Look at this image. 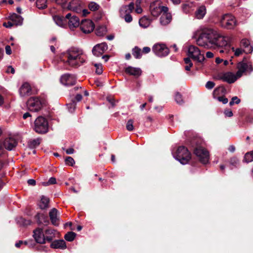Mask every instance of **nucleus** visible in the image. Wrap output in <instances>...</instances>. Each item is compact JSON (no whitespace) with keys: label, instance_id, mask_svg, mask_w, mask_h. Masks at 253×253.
I'll list each match as a JSON object with an SVG mask.
<instances>
[{"label":"nucleus","instance_id":"56","mask_svg":"<svg viewBox=\"0 0 253 253\" xmlns=\"http://www.w3.org/2000/svg\"><path fill=\"white\" fill-rule=\"evenodd\" d=\"M3 26H4L6 28H11L14 25L13 23V22L11 20H10V21H8L7 22L3 23Z\"/></svg>","mask_w":253,"mask_h":253},{"label":"nucleus","instance_id":"13","mask_svg":"<svg viewBox=\"0 0 253 253\" xmlns=\"http://www.w3.org/2000/svg\"><path fill=\"white\" fill-rule=\"evenodd\" d=\"M150 10L151 14L156 17H157L161 13H163L164 11L169 10L167 7L161 5H156L155 3H152L150 6Z\"/></svg>","mask_w":253,"mask_h":253},{"label":"nucleus","instance_id":"46","mask_svg":"<svg viewBox=\"0 0 253 253\" xmlns=\"http://www.w3.org/2000/svg\"><path fill=\"white\" fill-rule=\"evenodd\" d=\"M56 183V179L55 177H52L49 178L48 181L46 182H42V184L43 186H47L55 184Z\"/></svg>","mask_w":253,"mask_h":253},{"label":"nucleus","instance_id":"14","mask_svg":"<svg viewBox=\"0 0 253 253\" xmlns=\"http://www.w3.org/2000/svg\"><path fill=\"white\" fill-rule=\"evenodd\" d=\"M33 237L36 242L39 244L45 243V237L42 228H37L33 231Z\"/></svg>","mask_w":253,"mask_h":253},{"label":"nucleus","instance_id":"12","mask_svg":"<svg viewBox=\"0 0 253 253\" xmlns=\"http://www.w3.org/2000/svg\"><path fill=\"white\" fill-rule=\"evenodd\" d=\"M60 82L65 86L73 85L76 82V78L73 75L65 74L61 77Z\"/></svg>","mask_w":253,"mask_h":253},{"label":"nucleus","instance_id":"1","mask_svg":"<svg viewBox=\"0 0 253 253\" xmlns=\"http://www.w3.org/2000/svg\"><path fill=\"white\" fill-rule=\"evenodd\" d=\"M65 56L67 58V63L72 67H77L85 62L86 56L83 50L75 47L70 48L66 53Z\"/></svg>","mask_w":253,"mask_h":253},{"label":"nucleus","instance_id":"49","mask_svg":"<svg viewBox=\"0 0 253 253\" xmlns=\"http://www.w3.org/2000/svg\"><path fill=\"white\" fill-rule=\"evenodd\" d=\"M94 66L96 68V73L98 75L101 74L103 72V68L102 65L99 64H95Z\"/></svg>","mask_w":253,"mask_h":253},{"label":"nucleus","instance_id":"4","mask_svg":"<svg viewBox=\"0 0 253 253\" xmlns=\"http://www.w3.org/2000/svg\"><path fill=\"white\" fill-rule=\"evenodd\" d=\"M48 129L47 120L42 116L38 117L34 123V130L38 133H45Z\"/></svg>","mask_w":253,"mask_h":253},{"label":"nucleus","instance_id":"62","mask_svg":"<svg viewBox=\"0 0 253 253\" xmlns=\"http://www.w3.org/2000/svg\"><path fill=\"white\" fill-rule=\"evenodd\" d=\"M29 185L34 186L36 185V181L34 179H30L28 180Z\"/></svg>","mask_w":253,"mask_h":253},{"label":"nucleus","instance_id":"36","mask_svg":"<svg viewBox=\"0 0 253 253\" xmlns=\"http://www.w3.org/2000/svg\"><path fill=\"white\" fill-rule=\"evenodd\" d=\"M132 54L135 58H140L142 56L141 49L140 48L138 47L137 46H135L132 49Z\"/></svg>","mask_w":253,"mask_h":253},{"label":"nucleus","instance_id":"63","mask_svg":"<svg viewBox=\"0 0 253 253\" xmlns=\"http://www.w3.org/2000/svg\"><path fill=\"white\" fill-rule=\"evenodd\" d=\"M228 149L230 152L233 153L235 152L236 148L235 146L231 145L229 146Z\"/></svg>","mask_w":253,"mask_h":253},{"label":"nucleus","instance_id":"10","mask_svg":"<svg viewBox=\"0 0 253 253\" xmlns=\"http://www.w3.org/2000/svg\"><path fill=\"white\" fill-rule=\"evenodd\" d=\"M152 50L156 55L159 57L168 55L169 51L166 45L163 43L155 44L152 48Z\"/></svg>","mask_w":253,"mask_h":253},{"label":"nucleus","instance_id":"5","mask_svg":"<svg viewBox=\"0 0 253 253\" xmlns=\"http://www.w3.org/2000/svg\"><path fill=\"white\" fill-rule=\"evenodd\" d=\"M237 68L238 71L236 72V76L239 78L243 76V74L251 73L253 71L252 63L250 61L246 62L244 60L238 63Z\"/></svg>","mask_w":253,"mask_h":253},{"label":"nucleus","instance_id":"27","mask_svg":"<svg viewBox=\"0 0 253 253\" xmlns=\"http://www.w3.org/2000/svg\"><path fill=\"white\" fill-rule=\"evenodd\" d=\"M50 247L53 249H65L66 244L63 240H55L50 244Z\"/></svg>","mask_w":253,"mask_h":253},{"label":"nucleus","instance_id":"47","mask_svg":"<svg viewBox=\"0 0 253 253\" xmlns=\"http://www.w3.org/2000/svg\"><path fill=\"white\" fill-rule=\"evenodd\" d=\"M106 32L105 28L104 27H99L96 29V34L98 36H103Z\"/></svg>","mask_w":253,"mask_h":253},{"label":"nucleus","instance_id":"39","mask_svg":"<svg viewBox=\"0 0 253 253\" xmlns=\"http://www.w3.org/2000/svg\"><path fill=\"white\" fill-rule=\"evenodd\" d=\"M244 160L246 163L253 161V151L246 153L245 155Z\"/></svg>","mask_w":253,"mask_h":253},{"label":"nucleus","instance_id":"11","mask_svg":"<svg viewBox=\"0 0 253 253\" xmlns=\"http://www.w3.org/2000/svg\"><path fill=\"white\" fill-rule=\"evenodd\" d=\"M80 29L85 34H88L93 31L94 29L93 22L90 20H83L80 25Z\"/></svg>","mask_w":253,"mask_h":253},{"label":"nucleus","instance_id":"53","mask_svg":"<svg viewBox=\"0 0 253 253\" xmlns=\"http://www.w3.org/2000/svg\"><path fill=\"white\" fill-rule=\"evenodd\" d=\"M215 85V84L211 81H208L206 84V87L209 89H212Z\"/></svg>","mask_w":253,"mask_h":253},{"label":"nucleus","instance_id":"3","mask_svg":"<svg viewBox=\"0 0 253 253\" xmlns=\"http://www.w3.org/2000/svg\"><path fill=\"white\" fill-rule=\"evenodd\" d=\"M174 156L176 159L182 164L188 163L191 159V153L185 146H179L177 148Z\"/></svg>","mask_w":253,"mask_h":253},{"label":"nucleus","instance_id":"59","mask_svg":"<svg viewBox=\"0 0 253 253\" xmlns=\"http://www.w3.org/2000/svg\"><path fill=\"white\" fill-rule=\"evenodd\" d=\"M108 101L110 103L112 108H113L116 106L115 100L114 99L109 98V99H108Z\"/></svg>","mask_w":253,"mask_h":253},{"label":"nucleus","instance_id":"38","mask_svg":"<svg viewBox=\"0 0 253 253\" xmlns=\"http://www.w3.org/2000/svg\"><path fill=\"white\" fill-rule=\"evenodd\" d=\"M36 5L39 9H44L47 7V0H37Z\"/></svg>","mask_w":253,"mask_h":253},{"label":"nucleus","instance_id":"21","mask_svg":"<svg viewBox=\"0 0 253 253\" xmlns=\"http://www.w3.org/2000/svg\"><path fill=\"white\" fill-rule=\"evenodd\" d=\"M125 71L127 74L133 76L136 78H138L142 74V71L140 68L132 67L131 66L126 67Z\"/></svg>","mask_w":253,"mask_h":253},{"label":"nucleus","instance_id":"7","mask_svg":"<svg viewBox=\"0 0 253 253\" xmlns=\"http://www.w3.org/2000/svg\"><path fill=\"white\" fill-rule=\"evenodd\" d=\"M220 24L222 27L227 29H233L237 24L235 17L229 14L222 16L220 20Z\"/></svg>","mask_w":253,"mask_h":253},{"label":"nucleus","instance_id":"17","mask_svg":"<svg viewBox=\"0 0 253 253\" xmlns=\"http://www.w3.org/2000/svg\"><path fill=\"white\" fill-rule=\"evenodd\" d=\"M206 34H205L204 30H203L197 39L196 42L198 45L203 46L205 48H209L211 47L210 46V44L209 43Z\"/></svg>","mask_w":253,"mask_h":253},{"label":"nucleus","instance_id":"6","mask_svg":"<svg viewBox=\"0 0 253 253\" xmlns=\"http://www.w3.org/2000/svg\"><path fill=\"white\" fill-rule=\"evenodd\" d=\"M187 54L190 58L198 63H202L205 59L204 54L201 53L199 48L194 45L189 46Z\"/></svg>","mask_w":253,"mask_h":253},{"label":"nucleus","instance_id":"40","mask_svg":"<svg viewBox=\"0 0 253 253\" xmlns=\"http://www.w3.org/2000/svg\"><path fill=\"white\" fill-rule=\"evenodd\" d=\"M67 106L69 112L71 113L74 112L76 107V101L72 100L71 102L67 104Z\"/></svg>","mask_w":253,"mask_h":253},{"label":"nucleus","instance_id":"33","mask_svg":"<svg viewBox=\"0 0 253 253\" xmlns=\"http://www.w3.org/2000/svg\"><path fill=\"white\" fill-rule=\"evenodd\" d=\"M42 139L40 138H37L29 140L28 142V147L31 149L38 147L41 143Z\"/></svg>","mask_w":253,"mask_h":253},{"label":"nucleus","instance_id":"20","mask_svg":"<svg viewBox=\"0 0 253 253\" xmlns=\"http://www.w3.org/2000/svg\"><path fill=\"white\" fill-rule=\"evenodd\" d=\"M70 16H71V13H68L65 17L59 15H55L53 17V18L57 25L63 27L67 25V18H69Z\"/></svg>","mask_w":253,"mask_h":253},{"label":"nucleus","instance_id":"26","mask_svg":"<svg viewBox=\"0 0 253 253\" xmlns=\"http://www.w3.org/2000/svg\"><path fill=\"white\" fill-rule=\"evenodd\" d=\"M9 20H11L14 25L18 26L21 25L23 23V18L16 13L11 14L9 17Z\"/></svg>","mask_w":253,"mask_h":253},{"label":"nucleus","instance_id":"23","mask_svg":"<svg viewBox=\"0 0 253 253\" xmlns=\"http://www.w3.org/2000/svg\"><path fill=\"white\" fill-rule=\"evenodd\" d=\"M172 19V16L168 11H164L160 17V23L162 25H167L169 24Z\"/></svg>","mask_w":253,"mask_h":253},{"label":"nucleus","instance_id":"64","mask_svg":"<svg viewBox=\"0 0 253 253\" xmlns=\"http://www.w3.org/2000/svg\"><path fill=\"white\" fill-rule=\"evenodd\" d=\"M67 154H71L74 152V149L72 148H69L66 150Z\"/></svg>","mask_w":253,"mask_h":253},{"label":"nucleus","instance_id":"29","mask_svg":"<svg viewBox=\"0 0 253 253\" xmlns=\"http://www.w3.org/2000/svg\"><path fill=\"white\" fill-rule=\"evenodd\" d=\"M56 231L53 229H48L45 231V242H51L56 237Z\"/></svg>","mask_w":253,"mask_h":253},{"label":"nucleus","instance_id":"19","mask_svg":"<svg viewBox=\"0 0 253 253\" xmlns=\"http://www.w3.org/2000/svg\"><path fill=\"white\" fill-rule=\"evenodd\" d=\"M17 145L16 141L11 138H6L4 140L3 144L0 142V150L4 147L8 150H11Z\"/></svg>","mask_w":253,"mask_h":253},{"label":"nucleus","instance_id":"41","mask_svg":"<svg viewBox=\"0 0 253 253\" xmlns=\"http://www.w3.org/2000/svg\"><path fill=\"white\" fill-rule=\"evenodd\" d=\"M134 121L132 119H129L127 121L126 124V128L129 131H131L134 130L133 126Z\"/></svg>","mask_w":253,"mask_h":253},{"label":"nucleus","instance_id":"54","mask_svg":"<svg viewBox=\"0 0 253 253\" xmlns=\"http://www.w3.org/2000/svg\"><path fill=\"white\" fill-rule=\"evenodd\" d=\"M27 241H19L15 244V247L17 248H20L22 245H27Z\"/></svg>","mask_w":253,"mask_h":253},{"label":"nucleus","instance_id":"8","mask_svg":"<svg viewBox=\"0 0 253 253\" xmlns=\"http://www.w3.org/2000/svg\"><path fill=\"white\" fill-rule=\"evenodd\" d=\"M194 153L202 163L206 164L209 162V153L204 147L202 146H196L194 150Z\"/></svg>","mask_w":253,"mask_h":253},{"label":"nucleus","instance_id":"60","mask_svg":"<svg viewBox=\"0 0 253 253\" xmlns=\"http://www.w3.org/2000/svg\"><path fill=\"white\" fill-rule=\"evenodd\" d=\"M6 72L8 73H11V74H14L15 72V70L12 66H9L8 67L6 70Z\"/></svg>","mask_w":253,"mask_h":253},{"label":"nucleus","instance_id":"34","mask_svg":"<svg viewBox=\"0 0 253 253\" xmlns=\"http://www.w3.org/2000/svg\"><path fill=\"white\" fill-rule=\"evenodd\" d=\"M49 199L44 196H42L41 201L39 204L40 209L43 210L47 208L48 206Z\"/></svg>","mask_w":253,"mask_h":253},{"label":"nucleus","instance_id":"2","mask_svg":"<svg viewBox=\"0 0 253 253\" xmlns=\"http://www.w3.org/2000/svg\"><path fill=\"white\" fill-rule=\"evenodd\" d=\"M204 31L207 34L206 36L211 48L222 47L226 44L223 37L216 31L212 29H205Z\"/></svg>","mask_w":253,"mask_h":253},{"label":"nucleus","instance_id":"35","mask_svg":"<svg viewBox=\"0 0 253 253\" xmlns=\"http://www.w3.org/2000/svg\"><path fill=\"white\" fill-rule=\"evenodd\" d=\"M139 23L141 27L147 28L150 25L151 21L146 16H144L139 19Z\"/></svg>","mask_w":253,"mask_h":253},{"label":"nucleus","instance_id":"18","mask_svg":"<svg viewBox=\"0 0 253 253\" xmlns=\"http://www.w3.org/2000/svg\"><path fill=\"white\" fill-rule=\"evenodd\" d=\"M19 94L21 96H29L32 94V88L29 83H24L19 89Z\"/></svg>","mask_w":253,"mask_h":253},{"label":"nucleus","instance_id":"25","mask_svg":"<svg viewBox=\"0 0 253 253\" xmlns=\"http://www.w3.org/2000/svg\"><path fill=\"white\" fill-rule=\"evenodd\" d=\"M223 78V82H227L229 84L234 83L239 78L237 77L236 74L235 75L231 72L224 73Z\"/></svg>","mask_w":253,"mask_h":253},{"label":"nucleus","instance_id":"55","mask_svg":"<svg viewBox=\"0 0 253 253\" xmlns=\"http://www.w3.org/2000/svg\"><path fill=\"white\" fill-rule=\"evenodd\" d=\"M243 52H244V50H242L241 48H238L235 50L234 54L236 56H239L242 54Z\"/></svg>","mask_w":253,"mask_h":253},{"label":"nucleus","instance_id":"16","mask_svg":"<svg viewBox=\"0 0 253 253\" xmlns=\"http://www.w3.org/2000/svg\"><path fill=\"white\" fill-rule=\"evenodd\" d=\"M107 48V44L103 42L94 46L92 51L95 56L98 57L102 55Z\"/></svg>","mask_w":253,"mask_h":253},{"label":"nucleus","instance_id":"31","mask_svg":"<svg viewBox=\"0 0 253 253\" xmlns=\"http://www.w3.org/2000/svg\"><path fill=\"white\" fill-rule=\"evenodd\" d=\"M206 7L205 5H201L198 7L195 12L196 17L199 19L203 18L206 14Z\"/></svg>","mask_w":253,"mask_h":253},{"label":"nucleus","instance_id":"48","mask_svg":"<svg viewBox=\"0 0 253 253\" xmlns=\"http://www.w3.org/2000/svg\"><path fill=\"white\" fill-rule=\"evenodd\" d=\"M65 164L66 165L70 166H73L75 164V161L73 158L71 157H67L65 159Z\"/></svg>","mask_w":253,"mask_h":253},{"label":"nucleus","instance_id":"52","mask_svg":"<svg viewBox=\"0 0 253 253\" xmlns=\"http://www.w3.org/2000/svg\"><path fill=\"white\" fill-rule=\"evenodd\" d=\"M240 102V99H239L237 96L233 97L232 98L231 101L230 102V105H233L235 103L236 104H239Z\"/></svg>","mask_w":253,"mask_h":253},{"label":"nucleus","instance_id":"58","mask_svg":"<svg viewBox=\"0 0 253 253\" xmlns=\"http://www.w3.org/2000/svg\"><path fill=\"white\" fill-rule=\"evenodd\" d=\"M150 50H151V49L150 47L146 46V47H143L141 52H142V53L146 54V53H149L150 51Z\"/></svg>","mask_w":253,"mask_h":253},{"label":"nucleus","instance_id":"51","mask_svg":"<svg viewBox=\"0 0 253 253\" xmlns=\"http://www.w3.org/2000/svg\"><path fill=\"white\" fill-rule=\"evenodd\" d=\"M124 15V19L126 22L129 23L132 21V17L129 13H123Z\"/></svg>","mask_w":253,"mask_h":253},{"label":"nucleus","instance_id":"43","mask_svg":"<svg viewBox=\"0 0 253 253\" xmlns=\"http://www.w3.org/2000/svg\"><path fill=\"white\" fill-rule=\"evenodd\" d=\"M238 163L239 160L237 157H233L230 159L229 164L231 166H233L234 167H237Z\"/></svg>","mask_w":253,"mask_h":253},{"label":"nucleus","instance_id":"44","mask_svg":"<svg viewBox=\"0 0 253 253\" xmlns=\"http://www.w3.org/2000/svg\"><path fill=\"white\" fill-rule=\"evenodd\" d=\"M175 100L178 104H182L183 103L182 96L179 92L176 93L175 96Z\"/></svg>","mask_w":253,"mask_h":253},{"label":"nucleus","instance_id":"28","mask_svg":"<svg viewBox=\"0 0 253 253\" xmlns=\"http://www.w3.org/2000/svg\"><path fill=\"white\" fill-rule=\"evenodd\" d=\"M241 46L244 47V51L246 53H250L253 51V48L250 45L249 40L244 39L241 41Z\"/></svg>","mask_w":253,"mask_h":253},{"label":"nucleus","instance_id":"37","mask_svg":"<svg viewBox=\"0 0 253 253\" xmlns=\"http://www.w3.org/2000/svg\"><path fill=\"white\" fill-rule=\"evenodd\" d=\"M76 236V234L73 232H68L64 236L65 239L69 242L73 241Z\"/></svg>","mask_w":253,"mask_h":253},{"label":"nucleus","instance_id":"42","mask_svg":"<svg viewBox=\"0 0 253 253\" xmlns=\"http://www.w3.org/2000/svg\"><path fill=\"white\" fill-rule=\"evenodd\" d=\"M88 8L91 11H96L99 8V5L94 2H91L88 4Z\"/></svg>","mask_w":253,"mask_h":253},{"label":"nucleus","instance_id":"15","mask_svg":"<svg viewBox=\"0 0 253 253\" xmlns=\"http://www.w3.org/2000/svg\"><path fill=\"white\" fill-rule=\"evenodd\" d=\"M67 9L80 13L82 10V3L79 0H72L67 5Z\"/></svg>","mask_w":253,"mask_h":253},{"label":"nucleus","instance_id":"30","mask_svg":"<svg viewBox=\"0 0 253 253\" xmlns=\"http://www.w3.org/2000/svg\"><path fill=\"white\" fill-rule=\"evenodd\" d=\"M134 8V3L133 2L130 3L128 5H124L122 7L120 13L121 15H123V13H130L132 12Z\"/></svg>","mask_w":253,"mask_h":253},{"label":"nucleus","instance_id":"24","mask_svg":"<svg viewBox=\"0 0 253 253\" xmlns=\"http://www.w3.org/2000/svg\"><path fill=\"white\" fill-rule=\"evenodd\" d=\"M58 211L55 208H53L49 212V216L52 224L55 226L59 224V218L57 217Z\"/></svg>","mask_w":253,"mask_h":253},{"label":"nucleus","instance_id":"61","mask_svg":"<svg viewBox=\"0 0 253 253\" xmlns=\"http://www.w3.org/2000/svg\"><path fill=\"white\" fill-rule=\"evenodd\" d=\"M5 52L8 55H10L11 54V47L9 45H6L5 46Z\"/></svg>","mask_w":253,"mask_h":253},{"label":"nucleus","instance_id":"22","mask_svg":"<svg viewBox=\"0 0 253 253\" xmlns=\"http://www.w3.org/2000/svg\"><path fill=\"white\" fill-rule=\"evenodd\" d=\"M67 21L71 29L76 28L80 25L79 18L76 16L72 15V14L69 18H67Z\"/></svg>","mask_w":253,"mask_h":253},{"label":"nucleus","instance_id":"57","mask_svg":"<svg viewBox=\"0 0 253 253\" xmlns=\"http://www.w3.org/2000/svg\"><path fill=\"white\" fill-rule=\"evenodd\" d=\"M224 73H219L216 75L215 79L218 80H222L223 81L224 80Z\"/></svg>","mask_w":253,"mask_h":253},{"label":"nucleus","instance_id":"9","mask_svg":"<svg viewBox=\"0 0 253 253\" xmlns=\"http://www.w3.org/2000/svg\"><path fill=\"white\" fill-rule=\"evenodd\" d=\"M27 106L30 111L38 112L42 107V104L38 97H31L27 102Z\"/></svg>","mask_w":253,"mask_h":253},{"label":"nucleus","instance_id":"32","mask_svg":"<svg viewBox=\"0 0 253 253\" xmlns=\"http://www.w3.org/2000/svg\"><path fill=\"white\" fill-rule=\"evenodd\" d=\"M226 93V89L223 85L219 86L214 89L213 92V96L217 97L224 95Z\"/></svg>","mask_w":253,"mask_h":253},{"label":"nucleus","instance_id":"50","mask_svg":"<svg viewBox=\"0 0 253 253\" xmlns=\"http://www.w3.org/2000/svg\"><path fill=\"white\" fill-rule=\"evenodd\" d=\"M214 97V98L217 99L219 101L222 102L223 103V104H226L228 101V99L227 98H226L225 97H224V95L220 96H217V97Z\"/></svg>","mask_w":253,"mask_h":253},{"label":"nucleus","instance_id":"45","mask_svg":"<svg viewBox=\"0 0 253 253\" xmlns=\"http://www.w3.org/2000/svg\"><path fill=\"white\" fill-rule=\"evenodd\" d=\"M55 2L57 4L61 5L63 8L65 9L67 8L68 4H67V2L69 0H55Z\"/></svg>","mask_w":253,"mask_h":253}]
</instances>
